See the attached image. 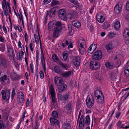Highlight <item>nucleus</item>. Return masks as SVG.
<instances>
[{"label":"nucleus","mask_w":129,"mask_h":129,"mask_svg":"<svg viewBox=\"0 0 129 129\" xmlns=\"http://www.w3.org/2000/svg\"><path fill=\"white\" fill-rule=\"evenodd\" d=\"M55 27L53 30V38L55 39L58 36L59 32L61 30L62 25L61 22L60 21L55 22Z\"/></svg>","instance_id":"obj_1"},{"label":"nucleus","mask_w":129,"mask_h":129,"mask_svg":"<svg viewBox=\"0 0 129 129\" xmlns=\"http://www.w3.org/2000/svg\"><path fill=\"white\" fill-rule=\"evenodd\" d=\"M100 63L98 61L92 59L90 62L89 67L92 70H96L100 68Z\"/></svg>","instance_id":"obj_2"},{"label":"nucleus","mask_w":129,"mask_h":129,"mask_svg":"<svg viewBox=\"0 0 129 129\" xmlns=\"http://www.w3.org/2000/svg\"><path fill=\"white\" fill-rule=\"evenodd\" d=\"M102 57V53L100 50L96 51L92 56V59L98 61L100 60Z\"/></svg>","instance_id":"obj_3"},{"label":"nucleus","mask_w":129,"mask_h":129,"mask_svg":"<svg viewBox=\"0 0 129 129\" xmlns=\"http://www.w3.org/2000/svg\"><path fill=\"white\" fill-rule=\"evenodd\" d=\"M86 105L88 108H91L94 104V98L92 95L88 96L86 100Z\"/></svg>","instance_id":"obj_4"},{"label":"nucleus","mask_w":129,"mask_h":129,"mask_svg":"<svg viewBox=\"0 0 129 129\" xmlns=\"http://www.w3.org/2000/svg\"><path fill=\"white\" fill-rule=\"evenodd\" d=\"M10 92L8 90H2L1 91V94L3 99L8 101L10 97Z\"/></svg>","instance_id":"obj_5"},{"label":"nucleus","mask_w":129,"mask_h":129,"mask_svg":"<svg viewBox=\"0 0 129 129\" xmlns=\"http://www.w3.org/2000/svg\"><path fill=\"white\" fill-rule=\"evenodd\" d=\"M49 91L51 96L52 101L53 103H55L56 101V100L55 98V95L53 85L52 84L51 85L49 86Z\"/></svg>","instance_id":"obj_6"},{"label":"nucleus","mask_w":129,"mask_h":129,"mask_svg":"<svg viewBox=\"0 0 129 129\" xmlns=\"http://www.w3.org/2000/svg\"><path fill=\"white\" fill-rule=\"evenodd\" d=\"M58 16L61 20L66 21L67 20L66 12V10L62 9L59 10L58 11Z\"/></svg>","instance_id":"obj_7"},{"label":"nucleus","mask_w":129,"mask_h":129,"mask_svg":"<svg viewBox=\"0 0 129 129\" xmlns=\"http://www.w3.org/2000/svg\"><path fill=\"white\" fill-rule=\"evenodd\" d=\"M7 2L6 0H3V2H2V8L4 11V14L6 17L8 16L9 13L7 5L6 3V2Z\"/></svg>","instance_id":"obj_8"},{"label":"nucleus","mask_w":129,"mask_h":129,"mask_svg":"<svg viewBox=\"0 0 129 129\" xmlns=\"http://www.w3.org/2000/svg\"><path fill=\"white\" fill-rule=\"evenodd\" d=\"M8 64L7 61L5 58L1 57L0 59V68L3 66L4 68H7Z\"/></svg>","instance_id":"obj_9"},{"label":"nucleus","mask_w":129,"mask_h":129,"mask_svg":"<svg viewBox=\"0 0 129 129\" xmlns=\"http://www.w3.org/2000/svg\"><path fill=\"white\" fill-rule=\"evenodd\" d=\"M7 47L8 56L10 57H14L15 56L14 53L11 45L10 44H7Z\"/></svg>","instance_id":"obj_10"},{"label":"nucleus","mask_w":129,"mask_h":129,"mask_svg":"<svg viewBox=\"0 0 129 129\" xmlns=\"http://www.w3.org/2000/svg\"><path fill=\"white\" fill-rule=\"evenodd\" d=\"M63 80L59 77L56 76L54 79V83L55 85L57 86L60 85L63 82Z\"/></svg>","instance_id":"obj_11"},{"label":"nucleus","mask_w":129,"mask_h":129,"mask_svg":"<svg viewBox=\"0 0 129 129\" xmlns=\"http://www.w3.org/2000/svg\"><path fill=\"white\" fill-rule=\"evenodd\" d=\"M50 121L51 125L54 126V124H56L58 127L59 128L60 127V122L58 120L54 118L51 117L50 118Z\"/></svg>","instance_id":"obj_12"},{"label":"nucleus","mask_w":129,"mask_h":129,"mask_svg":"<svg viewBox=\"0 0 129 129\" xmlns=\"http://www.w3.org/2000/svg\"><path fill=\"white\" fill-rule=\"evenodd\" d=\"M18 102L22 103L24 100V97L23 93L21 91H19L18 93Z\"/></svg>","instance_id":"obj_13"},{"label":"nucleus","mask_w":129,"mask_h":129,"mask_svg":"<svg viewBox=\"0 0 129 129\" xmlns=\"http://www.w3.org/2000/svg\"><path fill=\"white\" fill-rule=\"evenodd\" d=\"M58 90L59 92H63L65 90L67 87V85L64 83V82L62 83L60 85L58 86Z\"/></svg>","instance_id":"obj_14"},{"label":"nucleus","mask_w":129,"mask_h":129,"mask_svg":"<svg viewBox=\"0 0 129 129\" xmlns=\"http://www.w3.org/2000/svg\"><path fill=\"white\" fill-rule=\"evenodd\" d=\"M55 21L53 20L50 22L48 24V28L50 31L53 30H54L55 27Z\"/></svg>","instance_id":"obj_15"},{"label":"nucleus","mask_w":129,"mask_h":129,"mask_svg":"<svg viewBox=\"0 0 129 129\" xmlns=\"http://www.w3.org/2000/svg\"><path fill=\"white\" fill-rule=\"evenodd\" d=\"M80 58L79 57H75L73 59V62L76 66H79L80 65Z\"/></svg>","instance_id":"obj_16"},{"label":"nucleus","mask_w":129,"mask_h":129,"mask_svg":"<svg viewBox=\"0 0 129 129\" xmlns=\"http://www.w3.org/2000/svg\"><path fill=\"white\" fill-rule=\"evenodd\" d=\"M96 19L97 21L99 23H102L104 22L105 18L103 15L98 14L96 16Z\"/></svg>","instance_id":"obj_17"},{"label":"nucleus","mask_w":129,"mask_h":129,"mask_svg":"<svg viewBox=\"0 0 129 129\" xmlns=\"http://www.w3.org/2000/svg\"><path fill=\"white\" fill-rule=\"evenodd\" d=\"M68 95L66 94H64L59 96L58 99L61 101H66L68 98Z\"/></svg>","instance_id":"obj_18"},{"label":"nucleus","mask_w":129,"mask_h":129,"mask_svg":"<svg viewBox=\"0 0 129 129\" xmlns=\"http://www.w3.org/2000/svg\"><path fill=\"white\" fill-rule=\"evenodd\" d=\"M96 45L95 44H92L89 47L88 51V53H92L95 50Z\"/></svg>","instance_id":"obj_19"},{"label":"nucleus","mask_w":129,"mask_h":129,"mask_svg":"<svg viewBox=\"0 0 129 129\" xmlns=\"http://www.w3.org/2000/svg\"><path fill=\"white\" fill-rule=\"evenodd\" d=\"M124 73L126 76L129 74V61L127 62L124 67Z\"/></svg>","instance_id":"obj_20"},{"label":"nucleus","mask_w":129,"mask_h":129,"mask_svg":"<svg viewBox=\"0 0 129 129\" xmlns=\"http://www.w3.org/2000/svg\"><path fill=\"white\" fill-rule=\"evenodd\" d=\"M55 8H53L51 9L49 11H47V16H48L50 17V18L52 17V16L51 15V13H52V14L54 15V14L55 12Z\"/></svg>","instance_id":"obj_21"},{"label":"nucleus","mask_w":129,"mask_h":129,"mask_svg":"<svg viewBox=\"0 0 129 129\" xmlns=\"http://www.w3.org/2000/svg\"><path fill=\"white\" fill-rule=\"evenodd\" d=\"M0 80L6 83H8L9 82V79L6 75H4V76L0 78Z\"/></svg>","instance_id":"obj_22"},{"label":"nucleus","mask_w":129,"mask_h":129,"mask_svg":"<svg viewBox=\"0 0 129 129\" xmlns=\"http://www.w3.org/2000/svg\"><path fill=\"white\" fill-rule=\"evenodd\" d=\"M105 65L106 67L109 69H111L114 67V65L112 62H106L105 63Z\"/></svg>","instance_id":"obj_23"},{"label":"nucleus","mask_w":129,"mask_h":129,"mask_svg":"<svg viewBox=\"0 0 129 129\" xmlns=\"http://www.w3.org/2000/svg\"><path fill=\"white\" fill-rule=\"evenodd\" d=\"M54 70L55 72L57 73L60 74H61L62 72L60 68L59 67L56 66L54 67Z\"/></svg>","instance_id":"obj_24"},{"label":"nucleus","mask_w":129,"mask_h":129,"mask_svg":"<svg viewBox=\"0 0 129 129\" xmlns=\"http://www.w3.org/2000/svg\"><path fill=\"white\" fill-rule=\"evenodd\" d=\"M95 95L97 98L100 96H101L103 95L102 92L99 90H96L95 92Z\"/></svg>","instance_id":"obj_25"},{"label":"nucleus","mask_w":129,"mask_h":129,"mask_svg":"<svg viewBox=\"0 0 129 129\" xmlns=\"http://www.w3.org/2000/svg\"><path fill=\"white\" fill-rule=\"evenodd\" d=\"M80 45H79V51L80 53L82 54L83 53V52H84L85 50H84L83 48V43H80Z\"/></svg>","instance_id":"obj_26"},{"label":"nucleus","mask_w":129,"mask_h":129,"mask_svg":"<svg viewBox=\"0 0 129 129\" xmlns=\"http://www.w3.org/2000/svg\"><path fill=\"white\" fill-rule=\"evenodd\" d=\"M71 74V72L69 71L67 72L64 73H62L61 74L62 76L65 78H67L70 76Z\"/></svg>","instance_id":"obj_27"},{"label":"nucleus","mask_w":129,"mask_h":129,"mask_svg":"<svg viewBox=\"0 0 129 129\" xmlns=\"http://www.w3.org/2000/svg\"><path fill=\"white\" fill-rule=\"evenodd\" d=\"M72 25L74 26L79 28L80 27L81 24L80 22L77 21H72Z\"/></svg>","instance_id":"obj_28"},{"label":"nucleus","mask_w":129,"mask_h":129,"mask_svg":"<svg viewBox=\"0 0 129 129\" xmlns=\"http://www.w3.org/2000/svg\"><path fill=\"white\" fill-rule=\"evenodd\" d=\"M114 10L115 13L118 14L121 11V8L118 5H116L114 7Z\"/></svg>","instance_id":"obj_29"},{"label":"nucleus","mask_w":129,"mask_h":129,"mask_svg":"<svg viewBox=\"0 0 129 129\" xmlns=\"http://www.w3.org/2000/svg\"><path fill=\"white\" fill-rule=\"evenodd\" d=\"M106 48L107 51L112 50L113 48V45L111 44H108L106 45Z\"/></svg>","instance_id":"obj_30"},{"label":"nucleus","mask_w":129,"mask_h":129,"mask_svg":"<svg viewBox=\"0 0 129 129\" xmlns=\"http://www.w3.org/2000/svg\"><path fill=\"white\" fill-rule=\"evenodd\" d=\"M123 36L125 38L129 37V29L126 28L123 32Z\"/></svg>","instance_id":"obj_31"},{"label":"nucleus","mask_w":129,"mask_h":129,"mask_svg":"<svg viewBox=\"0 0 129 129\" xmlns=\"http://www.w3.org/2000/svg\"><path fill=\"white\" fill-rule=\"evenodd\" d=\"M97 102L100 104L103 103L104 101V97L103 95L97 98Z\"/></svg>","instance_id":"obj_32"},{"label":"nucleus","mask_w":129,"mask_h":129,"mask_svg":"<svg viewBox=\"0 0 129 129\" xmlns=\"http://www.w3.org/2000/svg\"><path fill=\"white\" fill-rule=\"evenodd\" d=\"M120 22L118 21H117L115 22L114 27L116 30H118L120 28Z\"/></svg>","instance_id":"obj_33"},{"label":"nucleus","mask_w":129,"mask_h":129,"mask_svg":"<svg viewBox=\"0 0 129 129\" xmlns=\"http://www.w3.org/2000/svg\"><path fill=\"white\" fill-rule=\"evenodd\" d=\"M52 58L55 61L58 63V61H60L59 60L58 57L54 54L52 55Z\"/></svg>","instance_id":"obj_34"},{"label":"nucleus","mask_w":129,"mask_h":129,"mask_svg":"<svg viewBox=\"0 0 129 129\" xmlns=\"http://www.w3.org/2000/svg\"><path fill=\"white\" fill-rule=\"evenodd\" d=\"M90 122V119L89 116L87 115L85 117V123L87 125H88L89 124Z\"/></svg>","instance_id":"obj_35"},{"label":"nucleus","mask_w":129,"mask_h":129,"mask_svg":"<svg viewBox=\"0 0 129 129\" xmlns=\"http://www.w3.org/2000/svg\"><path fill=\"white\" fill-rule=\"evenodd\" d=\"M41 63L44 71L45 72L46 71V66L45 63V58H42L41 59Z\"/></svg>","instance_id":"obj_36"},{"label":"nucleus","mask_w":129,"mask_h":129,"mask_svg":"<svg viewBox=\"0 0 129 129\" xmlns=\"http://www.w3.org/2000/svg\"><path fill=\"white\" fill-rule=\"evenodd\" d=\"M58 64L61 66L63 68L66 70H67V66L66 64H64L61 61H58Z\"/></svg>","instance_id":"obj_37"},{"label":"nucleus","mask_w":129,"mask_h":129,"mask_svg":"<svg viewBox=\"0 0 129 129\" xmlns=\"http://www.w3.org/2000/svg\"><path fill=\"white\" fill-rule=\"evenodd\" d=\"M52 115L53 118L56 119L58 116V114L57 112L56 111H53L52 113Z\"/></svg>","instance_id":"obj_38"},{"label":"nucleus","mask_w":129,"mask_h":129,"mask_svg":"<svg viewBox=\"0 0 129 129\" xmlns=\"http://www.w3.org/2000/svg\"><path fill=\"white\" fill-rule=\"evenodd\" d=\"M109 24L108 22H105L103 23V27L105 29H107L108 28L109 26Z\"/></svg>","instance_id":"obj_39"},{"label":"nucleus","mask_w":129,"mask_h":129,"mask_svg":"<svg viewBox=\"0 0 129 129\" xmlns=\"http://www.w3.org/2000/svg\"><path fill=\"white\" fill-rule=\"evenodd\" d=\"M34 36L35 37L36 43L37 44H38L39 42V40H40L39 35V38H38V37H37V35L35 34H34Z\"/></svg>","instance_id":"obj_40"},{"label":"nucleus","mask_w":129,"mask_h":129,"mask_svg":"<svg viewBox=\"0 0 129 129\" xmlns=\"http://www.w3.org/2000/svg\"><path fill=\"white\" fill-rule=\"evenodd\" d=\"M108 36L110 38H112L116 36V34L114 33L111 32L108 34Z\"/></svg>","instance_id":"obj_41"},{"label":"nucleus","mask_w":129,"mask_h":129,"mask_svg":"<svg viewBox=\"0 0 129 129\" xmlns=\"http://www.w3.org/2000/svg\"><path fill=\"white\" fill-rule=\"evenodd\" d=\"M71 104L69 103L66 106V109L67 111L70 110L71 109Z\"/></svg>","instance_id":"obj_42"},{"label":"nucleus","mask_w":129,"mask_h":129,"mask_svg":"<svg viewBox=\"0 0 129 129\" xmlns=\"http://www.w3.org/2000/svg\"><path fill=\"white\" fill-rule=\"evenodd\" d=\"M58 3V2L56 0H53L51 4L52 6H53L57 5Z\"/></svg>","instance_id":"obj_43"},{"label":"nucleus","mask_w":129,"mask_h":129,"mask_svg":"<svg viewBox=\"0 0 129 129\" xmlns=\"http://www.w3.org/2000/svg\"><path fill=\"white\" fill-rule=\"evenodd\" d=\"M9 115V113L7 112H4L3 113V116L5 118H8Z\"/></svg>","instance_id":"obj_44"},{"label":"nucleus","mask_w":129,"mask_h":129,"mask_svg":"<svg viewBox=\"0 0 129 129\" xmlns=\"http://www.w3.org/2000/svg\"><path fill=\"white\" fill-rule=\"evenodd\" d=\"M6 3L7 5V6L8 7V9L9 10V13L11 14V8L10 7V5L8 2L7 1V2H6Z\"/></svg>","instance_id":"obj_45"},{"label":"nucleus","mask_w":129,"mask_h":129,"mask_svg":"<svg viewBox=\"0 0 129 129\" xmlns=\"http://www.w3.org/2000/svg\"><path fill=\"white\" fill-rule=\"evenodd\" d=\"M11 78L13 80L15 81L18 79L19 77L16 75L15 76H12Z\"/></svg>","instance_id":"obj_46"},{"label":"nucleus","mask_w":129,"mask_h":129,"mask_svg":"<svg viewBox=\"0 0 129 129\" xmlns=\"http://www.w3.org/2000/svg\"><path fill=\"white\" fill-rule=\"evenodd\" d=\"M63 58L64 61H65L67 59L68 54L67 53L64 52L63 54Z\"/></svg>","instance_id":"obj_47"},{"label":"nucleus","mask_w":129,"mask_h":129,"mask_svg":"<svg viewBox=\"0 0 129 129\" xmlns=\"http://www.w3.org/2000/svg\"><path fill=\"white\" fill-rule=\"evenodd\" d=\"M0 129H4L3 122L2 120L0 121Z\"/></svg>","instance_id":"obj_48"},{"label":"nucleus","mask_w":129,"mask_h":129,"mask_svg":"<svg viewBox=\"0 0 129 129\" xmlns=\"http://www.w3.org/2000/svg\"><path fill=\"white\" fill-rule=\"evenodd\" d=\"M16 93L15 91V89L14 88H13L11 93V98L12 100L14 98V96L15 95Z\"/></svg>","instance_id":"obj_49"},{"label":"nucleus","mask_w":129,"mask_h":129,"mask_svg":"<svg viewBox=\"0 0 129 129\" xmlns=\"http://www.w3.org/2000/svg\"><path fill=\"white\" fill-rule=\"evenodd\" d=\"M84 122L79 121V125L81 128H83V127H84Z\"/></svg>","instance_id":"obj_50"},{"label":"nucleus","mask_w":129,"mask_h":129,"mask_svg":"<svg viewBox=\"0 0 129 129\" xmlns=\"http://www.w3.org/2000/svg\"><path fill=\"white\" fill-rule=\"evenodd\" d=\"M39 73L40 78L43 79L44 77V75L43 72L42 71H40Z\"/></svg>","instance_id":"obj_51"},{"label":"nucleus","mask_w":129,"mask_h":129,"mask_svg":"<svg viewBox=\"0 0 129 129\" xmlns=\"http://www.w3.org/2000/svg\"><path fill=\"white\" fill-rule=\"evenodd\" d=\"M5 50V47L2 45H1L0 46V51L3 52Z\"/></svg>","instance_id":"obj_52"},{"label":"nucleus","mask_w":129,"mask_h":129,"mask_svg":"<svg viewBox=\"0 0 129 129\" xmlns=\"http://www.w3.org/2000/svg\"><path fill=\"white\" fill-rule=\"evenodd\" d=\"M126 10L129 11V0L126 2Z\"/></svg>","instance_id":"obj_53"},{"label":"nucleus","mask_w":129,"mask_h":129,"mask_svg":"<svg viewBox=\"0 0 129 129\" xmlns=\"http://www.w3.org/2000/svg\"><path fill=\"white\" fill-rule=\"evenodd\" d=\"M24 37L26 42H28V39L27 34L26 33H25Z\"/></svg>","instance_id":"obj_54"},{"label":"nucleus","mask_w":129,"mask_h":129,"mask_svg":"<svg viewBox=\"0 0 129 129\" xmlns=\"http://www.w3.org/2000/svg\"><path fill=\"white\" fill-rule=\"evenodd\" d=\"M41 59H42V58H43V59L45 58L44 57V54L43 52V51L42 49L41 48Z\"/></svg>","instance_id":"obj_55"},{"label":"nucleus","mask_w":129,"mask_h":129,"mask_svg":"<svg viewBox=\"0 0 129 129\" xmlns=\"http://www.w3.org/2000/svg\"><path fill=\"white\" fill-rule=\"evenodd\" d=\"M19 57L18 60H22V55L21 53H19Z\"/></svg>","instance_id":"obj_56"},{"label":"nucleus","mask_w":129,"mask_h":129,"mask_svg":"<svg viewBox=\"0 0 129 129\" xmlns=\"http://www.w3.org/2000/svg\"><path fill=\"white\" fill-rule=\"evenodd\" d=\"M30 69L31 71V72L32 73H33L34 72L33 71V64L32 63H31L30 64Z\"/></svg>","instance_id":"obj_57"},{"label":"nucleus","mask_w":129,"mask_h":129,"mask_svg":"<svg viewBox=\"0 0 129 129\" xmlns=\"http://www.w3.org/2000/svg\"><path fill=\"white\" fill-rule=\"evenodd\" d=\"M84 116L83 115H82L80 119V121L82 122H84Z\"/></svg>","instance_id":"obj_58"},{"label":"nucleus","mask_w":129,"mask_h":129,"mask_svg":"<svg viewBox=\"0 0 129 129\" xmlns=\"http://www.w3.org/2000/svg\"><path fill=\"white\" fill-rule=\"evenodd\" d=\"M51 1V0H44V2L45 4H47L50 2Z\"/></svg>","instance_id":"obj_59"},{"label":"nucleus","mask_w":129,"mask_h":129,"mask_svg":"<svg viewBox=\"0 0 129 129\" xmlns=\"http://www.w3.org/2000/svg\"><path fill=\"white\" fill-rule=\"evenodd\" d=\"M120 113L119 112L116 113L115 116L118 119L120 115Z\"/></svg>","instance_id":"obj_60"},{"label":"nucleus","mask_w":129,"mask_h":129,"mask_svg":"<svg viewBox=\"0 0 129 129\" xmlns=\"http://www.w3.org/2000/svg\"><path fill=\"white\" fill-rule=\"evenodd\" d=\"M3 28L4 30V31L5 33H7V30L6 29L5 25H3Z\"/></svg>","instance_id":"obj_61"},{"label":"nucleus","mask_w":129,"mask_h":129,"mask_svg":"<svg viewBox=\"0 0 129 129\" xmlns=\"http://www.w3.org/2000/svg\"><path fill=\"white\" fill-rule=\"evenodd\" d=\"M69 1L70 2L73 3L75 5H76L77 4V2L75 0H69Z\"/></svg>","instance_id":"obj_62"},{"label":"nucleus","mask_w":129,"mask_h":129,"mask_svg":"<svg viewBox=\"0 0 129 129\" xmlns=\"http://www.w3.org/2000/svg\"><path fill=\"white\" fill-rule=\"evenodd\" d=\"M125 39V41L126 43H129V37H126Z\"/></svg>","instance_id":"obj_63"},{"label":"nucleus","mask_w":129,"mask_h":129,"mask_svg":"<svg viewBox=\"0 0 129 129\" xmlns=\"http://www.w3.org/2000/svg\"><path fill=\"white\" fill-rule=\"evenodd\" d=\"M122 104V103L121 101L119 102L118 105V110H119L120 109L121 107V105Z\"/></svg>","instance_id":"obj_64"}]
</instances>
